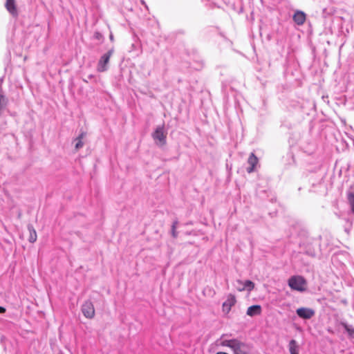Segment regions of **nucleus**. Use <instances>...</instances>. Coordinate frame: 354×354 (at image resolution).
I'll return each mask as SVG.
<instances>
[{
	"label": "nucleus",
	"instance_id": "f257e3e1",
	"mask_svg": "<svg viewBox=\"0 0 354 354\" xmlns=\"http://www.w3.org/2000/svg\"><path fill=\"white\" fill-rule=\"evenodd\" d=\"M288 286L292 290L299 292H304L306 290V280L300 275L291 277L288 281Z\"/></svg>",
	"mask_w": 354,
	"mask_h": 354
},
{
	"label": "nucleus",
	"instance_id": "f03ea898",
	"mask_svg": "<svg viewBox=\"0 0 354 354\" xmlns=\"http://www.w3.org/2000/svg\"><path fill=\"white\" fill-rule=\"evenodd\" d=\"M152 138L158 146L162 147L166 144L167 132L165 131L164 124L156 127L152 133Z\"/></svg>",
	"mask_w": 354,
	"mask_h": 354
},
{
	"label": "nucleus",
	"instance_id": "7ed1b4c3",
	"mask_svg": "<svg viewBox=\"0 0 354 354\" xmlns=\"http://www.w3.org/2000/svg\"><path fill=\"white\" fill-rule=\"evenodd\" d=\"M113 53V50L111 49L100 57L97 66V69L99 72H104L108 69V64Z\"/></svg>",
	"mask_w": 354,
	"mask_h": 354
},
{
	"label": "nucleus",
	"instance_id": "20e7f679",
	"mask_svg": "<svg viewBox=\"0 0 354 354\" xmlns=\"http://www.w3.org/2000/svg\"><path fill=\"white\" fill-rule=\"evenodd\" d=\"M232 350L234 354H248L250 351V346L236 339L234 345H232Z\"/></svg>",
	"mask_w": 354,
	"mask_h": 354
},
{
	"label": "nucleus",
	"instance_id": "39448f33",
	"mask_svg": "<svg viewBox=\"0 0 354 354\" xmlns=\"http://www.w3.org/2000/svg\"><path fill=\"white\" fill-rule=\"evenodd\" d=\"M82 311L86 318H93L95 315V309L93 303L90 301H85L82 306Z\"/></svg>",
	"mask_w": 354,
	"mask_h": 354
},
{
	"label": "nucleus",
	"instance_id": "423d86ee",
	"mask_svg": "<svg viewBox=\"0 0 354 354\" xmlns=\"http://www.w3.org/2000/svg\"><path fill=\"white\" fill-rule=\"evenodd\" d=\"M297 315L302 319H309L315 315V310L309 308H299L296 310Z\"/></svg>",
	"mask_w": 354,
	"mask_h": 354
},
{
	"label": "nucleus",
	"instance_id": "0eeeda50",
	"mask_svg": "<svg viewBox=\"0 0 354 354\" xmlns=\"http://www.w3.org/2000/svg\"><path fill=\"white\" fill-rule=\"evenodd\" d=\"M236 283L241 285V287H238L239 291H243L247 290L248 291L250 292L254 288V283L250 280H246L245 282H243L241 280L237 279Z\"/></svg>",
	"mask_w": 354,
	"mask_h": 354
},
{
	"label": "nucleus",
	"instance_id": "6e6552de",
	"mask_svg": "<svg viewBox=\"0 0 354 354\" xmlns=\"http://www.w3.org/2000/svg\"><path fill=\"white\" fill-rule=\"evenodd\" d=\"M5 7L8 12L13 17H17L18 15L15 0H6Z\"/></svg>",
	"mask_w": 354,
	"mask_h": 354
},
{
	"label": "nucleus",
	"instance_id": "1a4fd4ad",
	"mask_svg": "<svg viewBox=\"0 0 354 354\" xmlns=\"http://www.w3.org/2000/svg\"><path fill=\"white\" fill-rule=\"evenodd\" d=\"M292 19L296 24L301 26L306 21V15L303 11L297 10L293 15Z\"/></svg>",
	"mask_w": 354,
	"mask_h": 354
},
{
	"label": "nucleus",
	"instance_id": "9d476101",
	"mask_svg": "<svg viewBox=\"0 0 354 354\" xmlns=\"http://www.w3.org/2000/svg\"><path fill=\"white\" fill-rule=\"evenodd\" d=\"M248 163L250 165V167L247 168V171L250 174L254 171V167L258 163V158L254 153H251L248 159Z\"/></svg>",
	"mask_w": 354,
	"mask_h": 354
},
{
	"label": "nucleus",
	"instance_id": "9b49d317",
	"mask_svg": "<svg viewBox=\"0 0 354 354\" xmlns=\"http://www.w3.org/2000/svg\"><path fill=\"white\" fill-rule=\"evenodd\" d=\"M261 308L259 305H253L248 308L247 315L252 317L261 314Z\"/></svg>",
	"mask_w": 354,
	"mask_h": 354
},
{
	"label": "nucleus",
	"instance_id": "f8f14e48",
	"mask_svg": "<svg viewBox=\"0 0 354 354\" xmlns=\"http://www.w3.org/2000/svg\"><path fill=\"white\" fill-rule=\"evenodd\" d=\"M236 303V298L234 295H230L227 297V300L223 303V306L224 308H227L229 311L232 306H233Z\"/></svg>",
	"mask_w": 354,
	"mask_h": 354
},
{
	"label": "nucleus",
	"instance_id": "ddd939ff",
	"mask_svg": "<svg viewBox=\"0 0 354 354\" xmlns=\"http://www.w3.org/2000/svg\"><path fill=\"white\" fill-rule=\"evenodd\" d=\"M27 227H28V232L30 233L28 241L30 243H35L37 241V232H36L34 227L32 226V225L28 224Z\"/></svg>",
	"mask_w": 354,
	"mask_h": 354
},
{
	"label": "nucleus",
	"instance_id": "4468645a",
	"mask_svg": "<svg viewBox=\"0 0 354 354\" xmlns=\"http://www.w3.org/2000/svg\"><path fill=\"white\" fill-rule=\"evenodd\" d=\"M341 325L347 332L348 337L354 339V328L351 325L347 324L346 322H341Z\"/></svg>",
	"mask_w": 354,
	"mask_h": 354
},
{
	"label": "nucleus",
	"instance_id": "2eb2a0df",
	"mask_svg": "<svg viewBox=\"0 0 354 354\" xmlns=\"http://www.w3.org/2000/svg\"><path fill=\"white\" fill-rule=\"evenodd\" d=\"M288 347L290 354H299L298 346L297 344V342L295 339H291L290 341Z\"/></svg>",
	"mask_w": 354,
	"mask_h": 354
},
{
	"label": "nucleus",
	"instance_id": "dca6fc26",
	"mask_svg": "<svg viewBox=\"0 0 354 354\" xmlns=\"http://www.w3.org/2000/svg\"><path fill=\"white\" fill-rule=\"evenodd\" d=\"M7 103V98L0 91V115L1 114V112L6 109Z\"/></svg>",
	"mask_w": 354,
	"mask_h": 354
},
{
	"label": "nucleus",
	"instance_id": "f3484780",
	"mask_svg": "<svg viewBox=\"0 0 354 354\" xmlns=\"http://www.w3.org/2000/svg\"><path fill=\"white\" fill-rule=\"evenodd\" d=\"M347 198L351 206V211L354 213V192H348Z\"/></svg>",
	"mask_w": 354,
	"mask_h": 354
},
{
	"label": "nucleus",
	"instance_id": "a211bd4d",
	"mask_svg": "<svg viewBox=\"0 0 354 354\" xmlns=\"http://www.w3.org/2000/svg\"><path fill=\"white\" fill-rule=\"evenodd\" d=\"M178 223V221H175L173 222L171 225V234L174 239H176L178 236V232L176 231Z\"/></svg>",
	"mask_w": 354,
	"mask_h": 354
},
{
	"label": "nucleus",
	"instance_id": "6ab92c4d",
	"mask_svg": "<svg viewBox=\"0 0 354 354\" xmlns=\"http://www.w3.org/2000/svg\"><path fill=\"white\" fill-rule=\"evenodd\" d=\"M236 339H225L221 342V345L224 346L230 347L232 349V345H234Z\"/></svg>",
	"mask_w": 354,
	"mask_h": 354
},
{
	"label": "nucleus",
	"instance_id": "aec40b11",
	"mask_svg": "<svg viewBox=\"0 0 354 354\" xmlns=\"http://www.w3.org/2000/svg\"><path fill=\"white\" fill-rule=\"evenodd\" d=\"M93 38L98 41H102L104 39V37L102 34L98 31H95L93 34Z\"/></svg>",
	"mask_w": 354,
	"mask_h": 354
},
{
	"label": "nucleus",
	"instance_id": "412c9836",
	"mask_svg": "<svg viewBox=\"0 0 354 354\" xmlns=\"http://www.w3.org/2000/svg\"><path fill=\"white\" fill-rule=\"evenodd\" d=\"M75 141L76 142L75 143V149L77 150V149H80V148H82L84 145V143L82 142V140H75Z\"/></svg>",
	"mask_w": 354,
	"mask_h": 354
},
{
	"label": "nucleus",
	"instance_id": "4be33fe9",
	"mask_svg": "<svg viewBox=\"0 0 354 354\" xmlns=\"http://www.w3.org/2000/svg\"><path fill=\"white\" fill-rule=\"evenodd\" d=\"M85 136V133L84 132H82L79 136L78 137H77L75 139L76 140H82V139L84 138V137Z\"/></svg>",
	"mask_w": 354,
	"mask_h": 354
},
{
	"label": "nucleus",
	"instance_id": "5701e85b",
	"mask_svg": "<svg viewBox=\"0 0 354 354\" xmlns=\"http://www.w3.org/2000/svg\"><path fill=\"white\" fill-rule=\"evenodd\" d=\"M6 312V308L3 306H0V313H4Z\"/></svg>",
	"mask_w": 354,
	"mask_h": 354
},
{
	"label": "nucleus",
	"instance_id": "b1692460",
	"mask_svg": "<svg viewBox=\"0 0 354 354\" xmlns=\"http://www.w3.org/2000/svg\"><path fill=\"white\" fill-rule=\"evenodd\" d=\"M236 288L238 290V287H241V285H239V284H237L236 283V281H235V284H234Z\"/></svg>",
	"mask_w": 354,
	"mask_h": 354
},
{
	"label": "nucleus",
	"instance_id": "393cba45",
	"mask_svg": "<svg viewBox=\"0 0 354 354\" xmlns=\"http://www.w3.org/2000/svg\"><path fill=\"white\" fill-rule=\"evenodd\" d=\"M110 37V39H111V40H113V35H112V34H111V35H110V37Z\"/></svg>",
	"mask_w": 354,
	"mask_h": 354
},
{
	"label": "nucleus",
	"instance_id": "a878e982",
	"mask_svg": "<svg viewBox=\"0 0 354 354\" xmlns=\"http://www.w3.org/2000/svg\"><path fill=\"white\" fill-rule=\"evenodd\" d=\"M92 77H93V75H89V76H88V78H89V79H91V78H92Z\"/></svg>",
	"mask_w": 354,
	"mask_h": 354
}]
</instances>
